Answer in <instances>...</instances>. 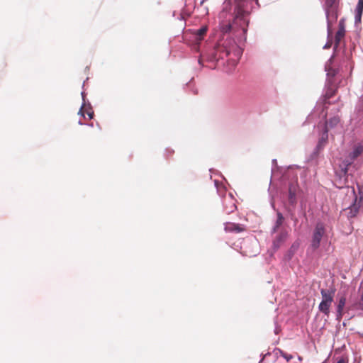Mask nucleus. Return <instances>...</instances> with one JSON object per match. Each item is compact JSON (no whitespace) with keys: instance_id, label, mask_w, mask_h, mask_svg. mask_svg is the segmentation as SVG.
<instances>
[{"instance_id":"6e6d98bb","label":"nucleus","mask_w":363,"mask_h":363,"mask_svg":"<svg viewBox=\"0 0 363 363\" xmlns=\"http://www.w3.org/2000/svg\"><path fill=\"white\" fill-rule=\"evenodd\" d=\"M192 81H193V78H192V79H191V80H190V81L186 84V85L190 84L191 83V82H192Z\"/></svg>"},{"instance_id":"7ed1b4c3","label":"nucleus","mask_w":363,"mask_h":363,"mask_svg":"<svg viewBox=\"0 0 363 363\" xmlns=\"http://www.w3.org/2000/svg\"><path fill=\"white\" fill-rule=\"evenodd\" d=\"M340 0H325L323 5L328 24V37L331 32V26L335 23L338 18Z\"/></svg>"},{"instance_id":"de8ad7c7","label":"nucleus","mask_w":363,"mask_h":363,"mask_svg":"<svg viewBox=\"0 0 363 363\" xmlns=\"http://www.w3.org/2000/svg\"><path fill=\"white\" fill-rule=\"evenodd\" d=\"M78 124L80 125H85L86 123H83L81 120H79Z\"/></svg>"},{"instance_id":"b1692460","label":"nucleus","mask_w":363,"mask_h":363,"mask_svg":"<svg viewBox=\"0 0 363 363\" xmlns=\"http://www.w3.org/2000/svg\"><path fill=\"white\" fill-rule=\"evenodd\" d=\"M277 220L274 222V224L281 226L284 221V217L283 214L279 211H277Z\"/></svg>"},{"instance_id":"aec40b11","label":"nucleus","mask_w":363,"mask_h":363,"mask_svg":"<svg viewBox=\"0 0 363 363\" xmlns=\"http://www.w3.org/2000/svg\"><path fill=\"white\" fill-rule=\"evenodd\" d=\"M340 118L339 116H333V117H331L328 121V125L330 128H335L338 123H340Z\"/></svg>"},{"instance_id":"864d4df0","label":"nucleus","mask_w":363,"mask_h":363,"mask_svg":"<svg viewBox=\"0 0 363 363\" xmlns=\"http://www.w3.org/2000/svg\"><path fill=\"white\" fill-rule=\"evenodd\" d=\"M193 93H194V94H197V93H198L197 89H194Z\"/></svg>"},{"instance_id":"9d476101","label":"nucleus","mask_w":363,"mask_h":363,"mask_svg":"<svg viewBox=\"0 0 363 363\" xmlns=\"http://www.w3.org/2000/svg\"><path fill=\"white\" fill-rule=\"evenodd\" d=\"M300 247V242L299 240H295L289 250L285 252L283 257V260L284 262H289L293 258L295 253L297 252Z\"/></svg>"},{"instance_id":"4c0bfd02","label":"nucleus","mask_w":363,"mask_h":363,"mask_svg":"<svg viewBox=\"0 0 363 363\" xmlns=\"http://www.w3.org/2000/svg\"><path fill=\"white\" fill-rule=\"evenodd\" d=\"M272 172L273 173L275 168L279 169L277 159H273L272 161Z\"/></svg>"},{"instance_id":"4468645a","label":"nucleus","mask_w":363,"mask_h":363,"mask_svg":"<svg viewBox=\"0 0 363 363\" xmlns=\"http://www.w3.org/2000/svg\"><path fill=\"white\" fill-rule=\"evenodd\" d=\"M362 199H363V195L360 196L359 202L357 203V197L356 195L354 196L352 203L349 206V209H350L349 216H348L349 217L354 218L357 216V214L359 212V208H360V202L362 201Z\"/></svg>"},{"instance_id":"58836bf2","label":"nucleus","mask_w":363,"mask_h":363,"mask_svg":"<svg viewBox=\"0 0 363 363\" xmlns=\"http://www.w3.org/2000/svg\"><path fill=\"white\" fill-rule=\"evenodd\" d=\"M281 226L278 225H276V224H274L272 230H271V235H273L275 233L277 232L278 229L280 228Z\"/></svg>"},{"instance_id":"a211bd4d","label":"nucleus","mask_w":363,"mask_h":363,"mask_svg":"<svg viewBox=\"0 0 363 363\" xmlns=\"http://www.w3.org/2000/svg\"><path fill=\"white\" fill-rule=\"evenodd\" d=\"M325 71L327 72L326 75H327V77L328 78V82L332 83L330 82L331 79L335 78V77L337 74L338 69L336 68H334L333 67H328L327 65H325Z\"/></svg>"},{"instance_id":"0eeeda50","label":"nucleus","mask_w":363,"mask_h":363,"mask_svg":"<svg viewBox=\"0 0 363 363\" xmlns=\"http://www.w3.org/2000/svg\"><path fill=\"white\" fill-rule=\"evenodd\" d=\"M196 0H189L188 4L186 2L184 6L182 9V12L178 19L184 21L185 17H190L194 9L196 8Z\"/></svg>"},{"instance_id":"1a4fd4ad","label":"nucleus","mask_w":363,"mask_h":363,"mask_svg":"<svg viewBox=\"0 0 363 363\" xmlns=\"http://www.w3.org/2000/svg\"><path fill=\"white\" fill-rule=\"evenodd\" d=\"M345 34V19L341 18L339 21L338 30L336 33V35L335 37V44H334V52L337 50L338 47L340 46V39Z\"/></svg>"},{"instance_id":"20e7f679","label":"nucleus","mask_w":363,"mask_h":363,"mask_svg":"<svg viewBox=\"0 0 363 363\" xmlns=\"http://www.w3.org/2000/svg\"><path fill=\"white\" fill-rule=\"evenodd\" d=\"M335 291L334 285H331L328 289H320L322 300L318 304V311L328 317L330 315L331 304L334 301Z\"/></svg>"},{"instance_id":"603ef678","label":"nucleus","mask_w":363,"mask_h":363,"mask_svg":"<svg viewBox=\"0 0 363 363\" xmlns=\"http://www.w3.org/2000/svg\"><path fill=\"white\" fill-rule=\"evenodd\" d=\"M198 62H199V65H202V61H201V59H199V60H198Z\"/></svg>"},{"instance_id":"dca6fc26","label":"nucleus","mask_w":363,"mask_h":363,"mask_svg":"<svg viewBox=\"0 0 363 363\" xmlns=\"http://www.w3.org/2000/svg\"><path fill=\"white\" fill-rule=\"evenodd\" d=\"M323 118L325 120V122L321 127L320 138H322V140H328L329 126L328 125L327 113L324 114Z\"/></svg>"},{"instance_id":"09e8293b","label":"nucleus","mask_w":363,"mask_h":363,"mask_svg":"<svg viewBox=\"0 0 363 363\" xmlns=\"http://www.w3.org/2000/svg\"><path fill=\"white\" fill-rule=\"evenodd\" d=\"M341 325H342L343 327H346V325H347V322H346V320H344V321L342 322V323H341Z\"/></svg>"},{"instance_id":"680f3d73","label":"nucleus","mask_w":363,"mask_h":363,"mask_svg":"<svg viewBox=\"0 0 363 363\" xmlns=\"http://www.w3.org/2000/svg\"><path fill=\"white\" fill-rule=\"evenodd\" d=\"M235 250L240 252V250L238 249L237 247H235Z\"/></svg>"},{"instance_id":"2eb2a0df","label":"nucleus","mask_w":363,"mask_h":363,"mask_svg":"<svg viewBox=\"0 0 363 363\" xmlns=\"http://www.w3.org/2000/svg\"><path fill=\"white\" fill-rule=\"evenodd\" d=\"M363 152V143H359L354 145L352 150L349 153V158L356 160Z\"/></svg>"},{"instance_id":"e2e57ef3","label":"nucleus","mask_w":363,"mask_h":363,"mask_svg":"<svg viewBox=\"0 0 363 363\" xmlns=\"http://www.w3.org/2000/svg\"><path fill=\"white\" fill-rule=\"evenodd\" d=\"M354 316V315H351V317H350L348 320H350V319L352 318Z\"/></svg>"},{"instance_id":"f03ea898","label":"nucleus","mask_w":363,"mask_h":363,"mask_svg":"<svg viewBox=\"0 0 363 363\" xmlns=\"http://www.w3.org/2000/svg\"><path fill=\"white\" fill-rule=\"evenodd\" d=\"M214 185L218 195L223 199V212L230 214L237 209L236 200L233 194L229 192L227 194L226 187L220 183L217 179L214 180Z\"/></svg>"},{"instance_id":"f3484780","label":"nucleus","mask_w":363,"mask_h":363,"mask_svg":"<svg viewBox=\"0 0 363 363\" xmlns=\"http://www.w3.org/2000/svg\"><path fill=\"white\" fill-rule=\"evenodd\" d=\"M268 356H272V363H276L279 357V354L276 352L275 348H274L272 352H267L265 354H261V359L258 363H262L264 359Z\"/></svg>"},{"instance_id":"f704fd0d","label":"nucleus","mask_w":363,"mask_h":363,"mask_svg":"<svg viewBox=\"0 0 363 363\" xmlns=\"http://www.w3.org/2000/svg\"><path fill=\"white\" fill-rule=\"evenodd\" d=\"M319 154H320V152L319 151H316V150L314 149L313 150V152L310 155V159L311 160L315 159L316 157H318Z\"/></svg>"},{"instance_id":"72a5a7b5","label":"nucleus","mask_w":363,"mask_h":363,"mask_svg":"<svg viewBox=\"0 0 363 363\" xmlns=\"http://www.w3.org/2000/svg\"><path fill=\"white\" fill-rule=\"evenodd\" d=\"M348 362V358L345 356L340 357L335 363H347Z\"/></svg>"},{"instance_id":"bb28decb","label":"nucleus","mask_w":363,"mask_h":363,"mask_svg":"<svg viewBox=\"0 0 363 363\" xmlns=\"http://www.w3.org/2000/svg\"><path fill=\"white\" fill-rule=\"evenodd\" d=\"M82 98V107H87L89 109H91V104L89 101H86V94L84 91H82L81 93Z\"/></svg>"},{"instance_id":"6ab92c4d","label":"nucleus","mask_w":363,"mask_h":363,"mask_svg":"<svg viewBox=\"0 0 363 363\" xmlns=\"http://www.w3.org/2000/svg\"><path fill=\"white\" fill-rule=\"evenodd\" d=\"M335 94V90L330 89H328L327 91V92L325 93V103L323 104V106H322V109H321V112L323 113L325 112L327 109H328V106L326 105V104H330V102L328 101V100L332 98Z\"/></svg>"},{"instance_id":"c85d7f7f","label":"nucleus","mask_w":363,"mask_h":363,"mask_svg":"<svg viewBox=\"0 0 363 363\" xmlns=\"http://www.w3.org/2000/svg\"><path fill=\"white\" fill-rule=\"evenodd\" d=\"M281 326L278 324L277 323V320H274V333L275 335H278L281 333Z\"/></svg>"},{"instance_id":"39448f33","label":"nucleus","mask_w":363,"mask_h":363,"mask_svg":"<svg viewBox=\"0 0 363 363\" xmlns=\"http://www.w3.org/2000/svg\"><path fill=\"white\" fill-rule=\"evenodd\" d=\"M325 232V226L323 223L318 222L313 231L311 247L315 250L319 248L322 238Z\"/></svg>"},{"instance_id":"79ce46f5","label":"nucleus","mask_w":363,"mask_h":363,"mask_svg":"<svg viewBox=\"0 0 363 363\" xmlns=\"http://www.w3.org/2000/svg\"><path fill=\"white\" fill-rule=\"evenodd\" d=\"M242 246H240V253L243 256V257H246L247 256V250H244L242 249Z\"/></svg>"},{"instance_id":"e433bc0d","label":"nucleus","mask_w":363,"mask_h":363,"mask_svg":"<svg viewBox=\"0 0 363 363\" xmlns=\"http://www.w3.org/2000/svg\"><path fill=\"white\" fill-rule=\"evenodd\" d=\"M283 358H284L286 362H289V361H291V360L294 358V357H293V355H292V354H289V353H286H286H285V354H284V355H283Z\"/></svg>"},{"instance_id":"49530a36","label":"nucleus","mask_w":363,"mask_h":363,"mask_svg":"<svg viewBox=\"0 0 363 363\" xmlns=\"http://www.w3.org/2000/svg\"><path fill=\"white\" fill-rule=\"evenodd\" d=\"M251 1V4L255 2V5L257 6V8L259 7V2H258V0H250ZM254 9V7L251 5V12L252 11V9Z\"/></svg>"},{"instance_id":"37998d69","label":"nucleus","mask_w":363,"mask_h":363,"mask_svg":"<svg viewBox=\"0 0 363 363\" xmlns=\"http://www.w3.org/2000/svg\"><path fill=\"white\" fill-rule=\"evenodd\" d=\"M206 31H207V28L205 27H202L200 29H199V30H198L199 35H203V34L206 33Z\"/></svg>"},{"instance_id":"473e14b6","label":"nucleus","mask_w":363,"mask_h":363,"mask_svg":"<svg viewBox=\"0 0 363 363\" xmlns=\"http://www.w3.org/2000/svg\"><path fill=\"white\" fill-rule=\"evenodd\" d=\"M355 10L363 11V0H358Z\"/></svg>"},{"instance_id":"bf43d9fd","label":"nucleus","mask_w":363,"mask_h":363,"mask_svg":"<svg viewBox=\"0 0 363 363\" xmlns=\"http://www.w3.org/2000/svg\"><path fill=\"white\" fill-rule=\"evenodd\" d=\"M235 250L240 252V250L238 249L237 247H235Z\"/></svg>"},{"instance_id":"3c124183","label":"nucleus","mask_w":363,"mask_h":363,"mask_svg":"<svg viewBox=\"0 0 363 363\" xmlns=\"http://www.w3.org/2000/svg\"><path fill=\"white\" fill-rule=\"evenodd\" d=\"M359 300H361L363 302V291H362V294L360 296Z\"/></svg>"},{"instance_id":"7c9ffc66","label":"nucleus","mask_w":363,"mask_h":363,"mask_svg":"<svg viewBox=\"0 0 363 363\" xmlns=\"http://www.w3.org/2000/svg\"><path fill=\"white\" fill-rule=\"evenodd\" d=\"M337 52V50L333 53V55L330 56V57L328 59V62H326L325 65H327L328 67H332L331 65H333V62H334V58L335 57V52Z\"/></svg>"},{"instance_id":"9b49d317","label":"nucleus","mask_w":363,"mask_h":363,"mask_svg":"<svg viewBox=\"0 0 363 363\" xmlns=\"http://www.w3.org/2000/svg\"><path fill=\"white\" fill-rule=\"evenodd\" d=\"M224 230L226 233H238L242 232L245 230L244 225L239 223L226 222L224 223Z\"/></svg>"},{"instance_id":"c03bdc74","label":"nucleus","mask_w":363,"mask_h":363,"mask_svg":"<svg viewBox=\"0 0 363 363\" xmlns=\"http://www.w3.org/2000/svg\"><path fill=\"white\" fill-rule=\"evenodd\" d=\"M174 153V150H172V149H169V148H167L165 150V155L167 157L169 156L170 155L173 154Z\"/></svg>"},{"instance_id":"412c9836","label":"nucleus","mask_w":363,"mask_h":363,"mask_svg":"<svg viewBox=\"0 0 363 363\" xmlns=\"http://www.w3.org/2000/svg\"><path fill=\"white\" fill-rule=\"evenodd\" d=\"M345 314V311H341V310H335V320L337 321H338V323L340 322V320H342L343 315ZM340 327H341V325L340 323H338L337 325H336V328L337 330H339L340 329Z\"/></svg>"},{"instance_id":"8fccbe9b","label":"nucleus","mask_w":363,"mask_h":363,"mask_svg":"<svg viewBox=\"0 0 363 363\" xmlns=\"http://www.w3.org/2000/svg\"><path fill=\"white\" fill-rule=\"evenodd\" d=\"M209 172H210L211 173H213V172H217V170H216V169H213V168H211V169H209Z\"/></svg>"},{"instance_id":"5701e85b","label":"nucleus","mask_w":363,"mask_h":363,"mask_svg":"<svg viewBox=\"0 0 363 363\" xmlns=\"http://www.w3.org/2000/svg\"><path fill=\"white\" fill-rule=\"evenodd\" d=\"M363 14V11H354V26H357L358 24L362 22V16Z\"/></svg>"},{"instance_id":"ddd939ff","label":"nucleus","mask_w":363,"mask_h":363,"mask_svg":"<svg viewBox=\"0 0 363 363\" xmlns=\"http://www.w3.org/2000/svg\"><path fill=\"white\" fill-rule=\"evenodd\" d=\"M349 311H358L357 315L359 317H363V302L359 299L354 301L346 307V312H348Z\"/></svg>"},{"instance_id":"5fc2aeb1","label":"nucleus","mask_w":363,"mask_h":363,"mask_svg":"<svg viewBox=\"0 0 363 363\" xmlns=\"http://www.w3.org/2000/svg\"><path fill=\"white\" fill-rule=\"evenodd\" d=\"M85 125L90 127H93V123H86Z\"/></svg>"},{"instance_id":"a18cd8bd","label":"nucleus","mask_w":363,"mask_h":363,"mask_svg":"<svg viewBox=\"0 0 363 363\" xmlns=\"http://www.w3.org/2000/svg\"><path fill=\"white\" fill-rule=\"evenodd\" d=\"M78 115L83 118H85V112L83 111V107L81 106V108H79Z\"/></svg>"},{"instance_id":"f257e3e1","label":"nucleus","mask_w":363,"mask_h":363,"mask_svg":"<svg viewBox=\"0 0 363 363\" xmlns=\"http://www.w3.org/2000/svg\"><path fill=\"white\" fill-rule=\"evenodd\" d=\"M233 24H228L224 28L225 32H230L236 28L240 30V39L247 40L250 23V0H235Z\"/></svg>"},{"instance_id":"2f4dec72","label":"nucleus","mask_w":363,"mask_h":363,"mask_svg":"<svg viewBox=\"0 0 363 363\" xmlns=\"http://www.w3.org/2000/svg\"><path fill=\"white\" fill-rule=\"evenodd\" d=\"M201 8L198 7V10H201L200 11V13L202 16H206V15H208V7L205 6V7H201L200 6Z\"/></svg>"},{"instance_id":"4be33fe9","label":"nucleus","mask_w":363,"mask_h":363,"mask_svg":"<svg viewBox=\"0 0 363 363\" xmlns=\"http://www.w3.org/2000/svg\"><path fill=\"white\" fill-rule=\"evenodd\" d=\"M335 177H337L338 182L342 185V186L346 185L348 182V179L346 177H342V174L339 172H335Z\"/></svg>"},{"instance_id":"a19ab883","label":"nucleus","mask_w":363,"mask_h":363,"mask_svg":"<svg viewBox=\"0 0 363 363\" xmlns=\"http://www.w3.org/2000/svg\"><path fill=\"white\" fill-rule=\"evenodd\" d=\"M275 351L276 352H277L279 354V356L282 357H283V355L285 354V352L283 351L282 350H281L280 348H278V347H275Z\"/></svg>"},{"instance_id":"4d7b16f0","label":"nucleus","mask_w":363,"mask_h":363,"mask_svg":"<svg viewBox=\"0 0 363 363\" xmlns=\"http://www.w3.org/2000/svg\"><path fill=\"white\" fill-rule=\"evenodd\" d=\"M342 187H343V186H339V187H338V186H336V188H338V189H342Z\"/></svg>"},{"instance_id":"a878e982","label":"nucleus","mask_w":363,"mask_h":363,"mask_svg":"<svg viewBox=\"0 0 363 363\" xmlns=\"http://www.w3.org/2000/svg\"><path fill=\"white\" fill-rule=\"evenodd\" d=\"M333 38V30L331 29L330 35L328 37V30L327 29V42L323 47V49H328L331 47Z\"/></svg>"},{"instance_id":"393cba45","label":"nucleus","mask_w":363,"mask_h":363,"mask_svg":"<svg viewBox=\"0 0 363 363\" xmlns=\"http://www.w3.org/2000/svg\"><path fill=\"white\" fill-rule=\"evenodd\" d=\"M327 142L328 140H322V138H319L318 143L316 144L314 149L316 150V151H319L320 152V151L324 149L325 145Z\"/></svg>"},{"instance_id":"6e6552de","label":"nucleus","mask_w":363,"mask_h":363,"mask_svg":"<svg viewBox=\"0 0 363 363\" xmlns=\"http://www.w3.org/2000/svg\"><path fill=\"white\" fill-rule=\"evenodd\" d=\"M298 189V184L297 181L289 182L288 187V199L289 204L293 206H295L297 202L296 192Z\"/></svg>"},{"instance_id":"052dcab7","label":"nucleus","mask_w":363,"mask_h":363,"mask_svg":"<svg viewBox=\"0 0 363 363\" xmlns=\"http://www.w3.org/2000/svg\"><path fill=\"white\" fill-rule=\"evenodd\" d=\"M235 250L240 252V250L238 249L237 247H235Z\"/></svg>"},{"instance_id":"423d86ee","label":"nucleus","mask_w":363,"mask_h":363,"mask_svg":"<svg viewBox=\"0 0 363 363\" xmlns=\"http://www.w3.org/2000/svg\"><path fill=\"white\" fill-rule=\"evenodd\" d=\"M289 237V233L285 229H282L274 238L272 241V248L269 252L270 256L274 254L281 247V246L286 241Z\"/></svg>"},{"instance_id":"f8f14e48","label":"nucleus","mask_w":363,"mask_h":363,"mask_svg":"<svg viewBox=\"0 0 363 363\" xmlns=\"http://www.w3.org/2000/svg\"><path fill=\"white\" fill-rule=\"evenodd\" d=\"M347 302L346 294L345 292H338L335 297V310L345 311Z\"/></svg>"},{"instance_id":"c756f323","label":"nucleus","mask_w":363,"mask_h":363,"mask_svg":"<svg viewBox=\"0 0 363 363\" xmlns=\"http://www.w3.org/2000/svg\"><path fill=\"white\" fill-rule=\"evenodd\" d=\"M340 171L339 172H340L342 174V177H346L348 179V176H349L348 170H349V169L347 167H340Z\"/></svg>"},{"instance_id":"cd10ccee","label":"nucleus","mask_w":363,"mask_h":363,"mask_svg":"<svg viewBox=\"0 0 363 363\" xmlns=\"http://www.w3.org/2000/svg\"><path fill=\"white\" fill-rule=\"evenodd\" d=\"M354 161V160H351L350 158H349V160H344L340 164V167H347L349 169L350 166L353 163Z\"/></svg>"},{"instance_id":"c9c22d12","label":"nucleus","mask_w":363,"mask_h":363,"mask_svg":"<svg viewBox=\"0 0 363 363\" xmlns=\"http://www.w3.org/2000/svg\"><path fill=\"white\" fill-rule=\"evenodd\" d=\"M87 108V111H86V113L88 115V117H89V119H92L94 116V111H92V108L91 109H89L87 107H86Z\"/></svg>"},{"instance_id":"ea45409f","label":"nucleus","mask_w":363,"mask_h":363,"mask_svg":"<svg viewBox=\"0 0 363 363\" xmlns=\"http://www.w3.org/2000/svg\"><path fill=\"white\" fill-rule=\"evenodd\" d=\"M270 206L272 207V208L277 213V211H279L277 208H276V206H275V202L274 201V199H271V201H270Z\"/></svg>"},{"instance_id":"13d9d810","label":"nucleus","mask_w":363,"mask_h":363,"mask_svg":"<svg viewBox=\"0 0 363 363\" xmlns=\"http://www.w3.org/2000/svg\"><path fill=\"white\" fill-rule=\"evenodd\" d=\"M234 245H235V246L236 247H239V245H238V244H235V243Z\"/></svg>"}]
</instances>
